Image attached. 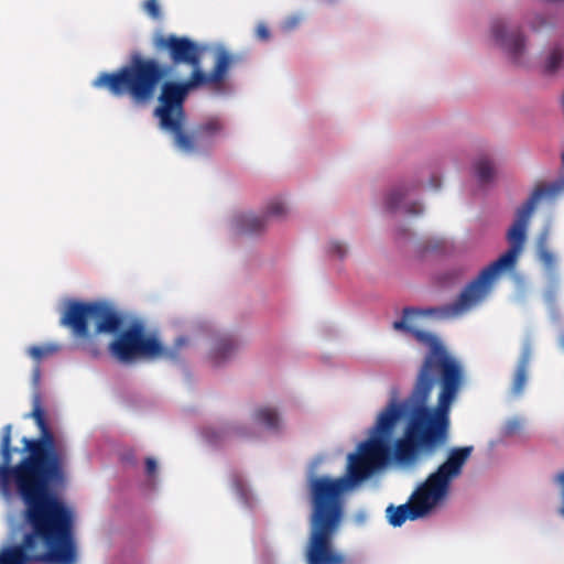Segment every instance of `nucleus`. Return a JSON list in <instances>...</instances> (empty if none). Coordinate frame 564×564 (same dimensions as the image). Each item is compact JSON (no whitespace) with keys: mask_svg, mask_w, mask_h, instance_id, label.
Wrapping results in <instances>:
<instances>
[{"mask_svg":"<svg viewBox=\"0 0 564 564\" xmlns=\"http://www.w3.org/2000/svg\"><path fill=\"white\" fill-rule=\"evenodd\" d=\"M476 175L481 183L490 182L495 175V169L492 162L487 158L482 156L475 163Z\"/></svg>","mask_w":564,"mask_h":564,"instance_id":"14","label":"nucleus"},{"mask_svg":"<svg viewBox=\"0 0 564 564\" xmlns=\"http://www.w3.org/2000/svg\"><path fill=\"white\" fill-rule=\"evenodd\" d=\"M530 358H531V345H530V343H527L523 346L522 354L520 356V359H519L517 366L523 367V368H528L529 367V362H530Z\"/></svg>","mask_w":564,"mask_h":564,"instance_id":"21","label":"nucleus"},{"mask_svg":"<svg viewBox=\"0 0 564 564\" xmlns=\"http://www.w3.org/2000/svg\"><path fill=\"white\" fill-rule=\"evenodd\" d=\"M59 323L73 336L89 341L93 335L117 334L123 325V316L106 301H77L65 303Z\"/></svg>","mask_w":564,"mask_h":564,"instance_id":"6","label":"nucleus"},{"mask_svg":"<svg viewBox=\"0 0 564 564\" xmlns=\"http://www.w3.org/2000/svg\"><path fill=\"white\" fill-rule=\"evenodd\" d=\"M239 349V341L231 335L218 337L210 350V359L214 365L219 366L230 359Z\"/></svg>","mask_w":564,"mask_h":564,"instance_id":"11","label":"nucleus"},{"mask_svg":"<svg viewBox=\"0 0 564 564\" xmlns=\"http://www.w3.org/2000/svg\"><path fill=\"white\" fill-rule=\"evenodd\" d=\"M547 239V232H542L539 237L538 241V254L539 259L543 262V264L547 268H552L554 264V256L551 251H549L545 247Z\"/></svg>","mask_w":564,"mask_h":564,"instance_id":"16","label":"nucleus"},{"mask_svg":"<svg viewBox=\"0 0 564 564\" xmlns=\"http://www.w3.org/2000/svg\"><path fill=\"white\" fill-rule=\"evenodd\" d=\"M417 313L413 307H405L403 317L392 324L394 330L411 334L429 348L410 395L400 403L390 401L381 411L372 427L373 435L348 455L344 476H317L314 473L316 464L312 466L307 476L311 518L340 529L344 494L389 464L391 453L387 437L402 416H406L408 422L403 436L393 446V459L398 464L412 465L420 454H432L447 444L451 408L464 384L465 370L436 335L417 329L409 323L411 316Z\"/></svg>","mask_w":564,"mask_h":564,"instance_id":"1","label":"nucleus"},{"mask_svg":"<svg viewBox=\"0 0 564 564\" xmlns=\"http://www.w3.org/2000/svg\"><path fill=\"white\" fill-rule=\"evenodd\" d=\"M517 427H518V423H517V422H514V423H512V424H510V422H509V423L507 424V426H506V433H507L508 435H510V433H511L513 430H516Z\"/></svg>","mask_w":564,"mask_h":564,"instance_id":"27","label":"nucleus"},{"mask_svg":"<svg viewBox=\"0 0 564 564\" xmlns=\"http://www.w3.org/2000/svg\"><path fill=\"white\" fill-rule=\"evenodd\" d=\"M153 46L165 51L171 64L140 53L130 56V63L115 72H102L93 86L105 89L115 97H129L137 106L150 104L160 89L158 106L153 115L160 128L170 133L174 145L184 153H193L200 139H209L223 130L218 118H208L196 126L192 133L185 130V101L191 91L207 87L216 93L224 90L228 70L243 63L246 55L230 53L218 47L214 55V66L209 73L202 68L203 48L187 36L175 34L155 35Z\"/></svg>","mask_w":564,"mask_h":564,"instance_id":"3","label":"nucleus"},{"mask_svg":"<svg viewBox=\"0 0 564 564\" xmlns=\"http://www.w3.org/2000/svg\"><path fill=\"white\" fill-rule=\"evenodd\" d=\"M491 33L496 42L509 53L514 62H518L525 47V37L522 32H507L505 22L499 19L492 22Z\"/></svg>","mask_w":564,"mask_h":564,"instance_id":"10","label":"nucleus"},{"mask_svg":"<svg viewBox=\"0 0 564 564\" xmlns=\"http://www.w3.org/2000/svg\"><path fill=\"white\" fill-rule=\"evenodd\" d=\"M37 437L23 436L12 446V424L0 432V496L23 503L25 528L18 544L0 550V564H76L75 511L59 497L67 479L69 452L51 430L39 393L32 398Z\"/></svg>","mask_w":564,"mask_h":564,"instance_id":"2","label":"nucleus"},{"mask_svg":"<svg viewBox=\"0 0 564 564\" xmlns=\"http://www.w3.org/2000/svg\"><path fill=\"white\" fill-rule=\"evenodd\" d=\"M528 379V368L517 366L512 384H511V393L513 395H520L523 392L524 386Z\"/></svg>","mask_w":564,"mask_h":564,"instance_id":"17","label":"nucleus"},{"mask_svg":"<svg viewBox=\"0 0 564 564\" xmlns=\"http://www.w3.org/2000/svg\"><path fill=\"white\" fill-rule=\"evenodd\" d=\"M408 195V188L401 186L393 188L386 198V207L390 212H394L400 207H404V210L409 215H420L423 212V207L420 203L413 202L409 205L403 204L405 197Z\"/></svg>","mask_w":564,"mask_h":564,"instance_id":"12","label":"nucleus"},{"mask_svg":"<svg viewBox=\"0 0 564 564\" xmlns=\"http://www.w3.org/2000/svg\"><path fill=\"white\" fill-rule=\"evenodd\" d=\"M329 252L339 259H343L347 254V247L340 241H332L329 245Z\"/></svg>","mask_w":564,"mask_h":564,"instance_id":"20","label":"nucleus"},{"mask_svg":"<svg viewBox=\"0 0 564 564\" xmlns=\"http://www.w3.org/2000/svg\"><path fill=\"white\" fill-rule=\"evenodd\" d=\"M58 349L59 347L57 345L48 344L44 346H32L29 348L28 352L33 359L40 361L43 358L55 354Z\"/></svg>","mask_w":564,"mask_h":564,"instance_id":"18","label":"nucleus"},{"mask_svg":"<svg viewBox=\"0 0 564 564\" xmlns=\"http://www.w3.org/2000/svg\"><path fill=\"white\" fill-rule=\"evenodd\" d=\"M252 417L257 424L263 425L270 431L278 432L281 430L282 421L275 408L260 406L254 410Z\"/></svg>","mask_w":564,"mask_h":564,"instance_id":"13","label":"nucleus"},{"mask_svg":"<svg viewBox=\"0 0 564 564\" xmlns=\"http://www.w3.org/2000/svg\"><path fill=\"white\" fill-rule=\"evenodd\" d=\"M301 21V18L299 17H292L290 19L286 20L285 24H286V28L288 29H293L295 28Z\"/></svg>","mask_w":564,"mask_h":564,"instance_id":"25","label":"nucleus"},{"mask_svg":"<svg viewBox=\"0 0 564 564\" xmlns=\"http://www.w3.org/2000/svg\"><path fill=\"white\" fill-rule=\"evenodd\" d=\"M563 191L564 182L536 186L530 197L518 208L516 220L507 232L509 249L468 282L453 303L431 308L429 313L442 318H452L462 316L482 303L490 294L499 273L511 269L523 250L527 228L539 202L542 198H555Z\"/></svg>","mask_w":564,"mask_h":564,"instance_id":"4","label":"nucleus"},{"mask_svg":"<svg viewBox=\"0 0 564 564\" xmlns=\"http://www.w3.org/2000/svg\"><path fill=\"white\" fill-rule=\"evenodd\" d=\"M39 376H40V369H39V368H36V369H35V371H34V378H35V380H37V379H39Z\"/></svg>","mask_w":564,"mask_h":564,"instance_id":"29","label":"nucleus"},{"mask_svg":"<svg viewBox=\"0 0 564 564\" xmlns=\"http://www.w3.org/2000/svg\"><path fill=\"white\" fill-rule=\"evenodd\" d=\"M430 183L434 189H438L441 187V178L438 176H433Z\"/></svg>","mask_w":564,"mask_h":564,"instance_id":"26","label":"nucleus"},{"mask_svg":"<svg viewBox=\"0 0 564 564\" xmlns=\"http://www.w3.org/2000/svg\"><path fill=\"white\" fill-rule=\"evenodd\" d=\"M288 212L285 204L281 199H272L267 204L263 215H254L252 213L241 214L237 217V227L240 232L248 235H257L262 232L268 226L269 217H283Z\"/></svg>","mask_w":564,"mask_h":564,"instance_id":"9","label":"nucleus"},{"mask_svg":"<svg viewBox=\"0 0 564 564\" xmlns=\"http://www.w3.org/2000/svg\"><path fill=\"white\" fill-rule=\"evenodd\" d=\"M473 449V446L451 448L446 459L416 487L406 503L400 506L390 503L386 508L389 524L398 528L406 520L413 521L427 516L447 497L451 484L462 476Z\"/></svg>","mask_w":564,"mask_h":564,"instance_id":"5","label":"nucleus"},{"mask_svg":"<svg viewBox=\"0 0 564 564\" xmlns=\"http://www.w3.org/2000/svg\"><path fill=\"white\" fill-rule=\"evenodd\" d=\"M143 8L151 18H153V19L160 18L161 12H160V6L158 3V0H145Z\"/></svg>","mask_w":564,"mask_h":564,"instance_id":"19","label":"nucleus"},{"mask_svg":"<svg viewBox=\"0 0 564 564\" xmlns=\"http://www.w3.org/2000/svg\"><path fill=\"white\" fill-rule=\"evenodd\" d=\"M187 344L188 339L181 336L172 347H165L156 337L145 336L142 326L132 325L110 343L109 349L120 361H129L137 356L176 361Z\"/></svg>","mask_w":564,"mask_h":564,"instance_id":"7","label":"nucleus"},{"mask_svg":"<svg viewBox=\"0 0 564 564\" xmlns=\"http://www.w3.org/2000/svg\"><path fill=\"white\" fill-rule=\"evenodd\" d=\"M158 471V463L154 458L152 457H147L145 458V473L149 477H153L155 476Z\"/></svg>","mask_w":564,"mask_h":564,"instance_id":"23","label":"nucleus"},{"mask_svg":"<svg viewBox=\"0 0 564 564\" xmlns=\"http://www.w3.org/2000/svg\"><path fill=\"white\" fill-rule=\"evenodd\" d=\"M532 30L540 31L541 29L547 25V20L545 17L541 14H536L534 19L530 22Z\"/></svg>","mask_w":564,"mask_h":564,"instance_id":"22","label":"nucleus"},{"mask_svg":"<svg viewBox=\"0 0 564 564\" xmlns=\"http://www.w3.org/2000/svg\"><path fill=\"white\" fill-rule=\"evenodd\" d=\"M89 352H90L93 356H95V357H96V356H98V354H99V352H98V350H97L96 348H90V349H89Z\"/></svg>","mask_w":564,"mask_h":564,"instance_id":"28","label":"nucleus"},{"mask_svg":"<svg viewBox=\"0 0 564 564\" xmlns=\"http://www.w3.org/2000/svg\"><path fill=\"white\" fill-rule=\"evenodd\" d=\"M561 347L564 349V335L560 339Z\"/></svg>","mask_w":564,"mask_h":564,"instance_id":"30","label":"nucleus"},{"mask_svg":"<svg viewBox=\"0 0 564 564\" xmlns=\"http://www.w3.org/2000/svg\"><path fill=\"white\" fill-rule=\"evenodd\" d=\"M338 532V528L310 517L306 564H348L347 556L334 546V539Z\"/></svg>","mask_w":564,"mask_h":564,"instance_id":"8","label":"nucleus"},{"mask_svg":"<svg viewBox=\"0 0 564 564\" xmlns=\"http://www.w3.org/2000/svg\"><path fill=\"white\" fill-rule=\"evenodd\" d=\"M256 35L261 41H267L270 37V30L264 23H259L256 28Z\"/></svg>","mask_w":564,"mask_h":564,"instance_id":"24","label":"nucleus"},{"mask_svg":"<svg viewBox=\"0 0 564 564\" xmlns=\"http://www.w3.org/2000/svg\"><path fill=\"white\" fill-rule=\"evenodd\" d=\"M563 61L564 50L560 45L554 46L545 59L544 70L549 74L556 72L562 66Z\"/></svg>","mask_w":564,"mask_h":564,"instance_id":"15","label":"nucleus"}]
</instances>
